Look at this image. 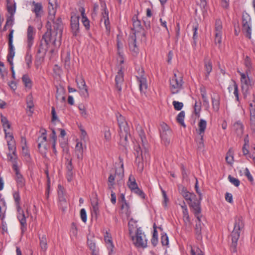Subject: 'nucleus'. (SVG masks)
I'll return each mask as SVG.
<instances>
[{"instance_id": "nucleus-24", "label": "nucleus", "mask_w": 255, "mask_h": 255, "mask_svg": "<svg viewBox=\"0 0 255 255\" xmlns=\"http://www.w3.org/2000/svg\"><path fill=\"white\" fill-rule=\"evenodd\" d=\"M87 245L92 253L99 251V249L96 247L95 240V236L93 234H89L87 237Z\"/></svg>"}, {"instance_id": "nucleus-39", "label": "nucleus", "mask_w": 255, "mask_h": 255, "mask_svg": "<svg viewBox=\"0 0 255 255\" xmlns=\"http://www.w3.org/2000/svg\"><path fill=\"white\" fill-rule=\"evenodd\" d=\"M213 108L214 111H218L220 108V97L218 95H215L212 97Z\"/></svg>"}, {"instance_id": "nucleus-53", "label": "nucleus", "mask_w": 255, "mask_h": 255, "mask_svg": "<svg viewBox=\"0 0 255 255\" xmlns=\"http://www.w3.org/2000/svg\"><path fill=\"white\" fill-rule=\"evenodd\" d=\"M127 205L125 203H122L121 209L126 214L129 215L130 214V210L129 205L128 203H127Z\"/></svg>"}, {"instance_id": "nucleus-25", "label": "nucleus", "mask_w": 255, "mask_h": 255, "mask_svg": "<svg viewBox=\"0 0 255 255\" xmlns=\"http://www.w3.org/2000/svg\"><path fill=\"white\" fill-rule=\"evenodd\" d=\"M179 191L181 195L188 202L192 201V200L196 197L195 194L188 192L186 188L183 186L179 187Z\"/></svg>"}, {"instance_id": "nucleus-6", "label": "nucleus", "mask_w": 255, "mask_h": 255, "mask_svg": "<svg viewBox=\"0 0 255 255\" xmlns=\"http://www.w3.org/2000/svg\"><path fill=\"white\" fill-rule=\"evenodd\" d=\"M62 34H57V31H54L51 28V25L49 28H47V31L42 36V39L44 40L46 45H48L50 43H52L55 47H59L61 45V40Z\"/></svg>"}, {"instance_id": "nucleus-42", "label": "nucleus", "mask_w": 255, "mask_h": 255, "mask_svg": "<svg viewBox=\"0 0 255 255\" xmlns=\"http://www.w3.org/2000/svg\"><path fill=\"white\" fill-rule=\"evenodd\" d=\"M91 205L92 207V215L93 216L94 214L96 216L99 213V210L98 207V203L97 199L92 201Z\"/></svg>"}, {"instance_id": "nucleus-63", "label": "nucleus", "mask_w": 255, "mask_h": 255, "mask_svg": "<svg viewBox=\"0 0 255 255\" xmlns=\"http://www.w3.org/2000/svg\"><path fill=\"white\" fill-rule=\"evenodd\" d=\"M161 240L163 246H166L168 244V238L166 235H162L161 238Z\"/></svg>"}, {"instance_id": "nucleus-29", "label": "nucleus", "mask_w": 255, "mask_h": 255, "mask_svg": "<svg viewBox=\"0 0 255 255\" xmlns=\"http://www.w3.org/2000/svg\"><path fill=\"white\" fill-rule=\"evenodd\" d=\"M138 134L141 141L142 146L144 149L145 153L148 152V143L144 131L140 129L138 131Z\"/></svg>"}, {"instance_id": "nucleus-37", "label": "nucleus", "mask_w": 255, "mask_h": 255, "mask_svg": "<svg viewBox=\"0 0 255 255\" xmlns=\"http://www.w3.org/2000/svg\"><path fill=\"white\" fill-rule=\"evenodd\" d=\"M128 185L131 191L138 188V186L136 182L135 179L132 175H130L129 176L128 181Z\"/></svg>"}, {"instance_id": "nucleus-45", "label": "nucleus", "mask_w": 255, "mask_h": 255, "mask_svg": "<svg viewBox=\"0 0 255 255\" xmlns=\"http://www.w3.org/2000/svg\"><path fill=\"white\" fill-rule=\"evenodd\" d=\"M185 118V112L184 111L180 112L177 116L176 120L177 122L181 124L182 126L185 127V125L184 123V120Z\"/></svg>"}, {"instance_id": "nucleus-23", "label": "nucleus", "mask_w": 255, "mask_h": 255, "mask_svg": "<svg viewBox=\"0 0 255 255\" xmlns=\"http://www.w3.org/2000/svg\"><path fill=\"white\" fill-rule=\"evenodd\" d=\"M160 132V136L162 140H165V141L166 142L167 144H169V140L167 138L166 136L168 133H170V131L169 130L168 125L164 123L161 124Z\"/></svg>"}, {"instance_id": "nucleus-17", "label": "nucleus", "mask_w": 255, "mask_h": 255, "mask_svg": "<svg viewBox=\"0 0 255 255\" xmlns=\"http://www.w3.org/2000/svg\"><path fill=\"white\" fill-rule=\"evenodd\" d=\"M79 16L75 14L71 16V29L73 35L75 36L78 35L79 30Z\"/></svg>"}, {"instance_id": "nucleus-52", "label": "nucleus", "mask_w": 255, "mask_h": 255, "mask_svg": "<svg viewBox=\"0 0 255 255\" xmlns=\"http://www.w3.org/2000/svg\"><path fill=\"white\" fill-rule=\"evenodd\" d=\"M129 128H128V130L127 132H126V131H124L123 130H122V131L120 130L119 134H120L121 138V139L124 138V140L126 141H127L128 140V136L130 135L129 134Z\"/></svg>"}, {"instance_id": "nucleus-8", "label": "nucleus", "mask_w": 255, "mask_h": 255, "mask_svg": "<svg viewBox=\"0 0 255 255\" xmlns=\"http://www.w3.org/2000/svg\"><path fill=\"white\" fill-rule=\"evenodd\" d=\"M237 72L241 75L242 93L244 98H246L250 94V91L252 89L254 82L250 79L248 75L246 74L242 73L239 70H238Z\"/></svg>"}, {"instance_id": "nucleus-43", "label": "nucleus", "mask_w": 255, "mask_h": 255, "mask_svg": "<svg viewBox=\"0 0 255 255\" xmlns=\"http://www.w3.org/2000/svg\"><path fill=\"white\" fill-rule=\"evenodd\" d=\"M222 29L223 26L221 20L220 19H216L215 26V33L222 34Z\"/></svg>"}, {"instance_id": "nucleus-51", "label": "nucleus", "mask_w": 255, "mask_h": 255, "mask_svg": "<svg viewBox=\"0 0 255 255\" xmlns=\"http://www.w3.org/2000/svg\"><path fill=\"white\" fill-rule=\"evenodd\" d=\"M228 179L229 181L233 185H234L236 187H238L240 185V180L236 178L231 175L228 176Z\"/></svg>"}, {"instance_id": "nucleus-32", "label": "nucleus", "mask_w": 255, "mask_h": 255, "mask_svg": "<svg viewBox=\"0 0 255 255\" xmlns=\"http://www.w3.org/2000/svg\"><path fill=\"white\" fill-rule=\"evenodd\" d=\"M242 30L243 32L246 33L247 37H248L250 39L251 38V27L249 22L245 19H243V20Z\"/></svg>"}, {"instance_id": "nucleus-33", "label": "nucleus", "mask_w": 255, "mask_h": 255, "mask_svg": "<svg viewBox=\"0 0 255 255\" xmlns=\"http://www.w3.org/2000/svg\"><path fill=\"white\" fill-rule=\"evenodd\" d=\"M233 129L236 132L238 136H241L244 131V127L243 124L240 122H237L233 125Z\"/></svg>"}, {"instance_id": "nucleus-61", "label": "nucleus", "mask_w": 255, "mask_h": 255, "mask_svg": "<svg viewBox=\"0 0 255 255\" xmlns=\"http://www.w3.org/2000/svg\"><path fill=\"white\" fill-rule=\"evenodd\" d=\"M13 23H14V22H13V16H8L6 19V23H5L6 26H8L11 27L13 26Z\"/></svg>"}, {"instance_id": "nucleus-22", "label": "nucleus", "mask_w": 255, "mask_h": 255, "mask_svg": "<svg viewBox=\"0 0 255 255\" xmlns=\"http://www.w3.org/2000/svg\"><path fill=\"white\" fill-rule=\"evenodd\" d=\"M136 36L132 35L129 36L128 38V45L130 51L132 54L134 56L136 55L138 52V48L136 44Z\"/></svg>"}, {"instance_id": "nucleus-13", "label": "nucleus", "mask_w": 255, "mask_h": 255, "mask_svg": "<svg viewBox=\"0 0 255 255\" xmlns=\"http://www.w3.org/2000/svg\"><path fill=\"white\" fill-rule=\"evenodd\" d=\"M139 85V89L141 92L145 93L147 88L146 77L143 69L139 68L136 76Z\"/></svg>"}, {"instance_id": "nucleus-27", "label": "nucleus", "mask_w": 255, "mask_h": 255, "mask_svg": "<svg viewBox=\"0 0 255 255\" xmlns=\"http://www.w3.org/2000/svg\"><path fill=\"white\" fill-rule=\"evenodd\" d=\"M116 86L119 91L122 90V84L124 82V73L121 69L119 70L115 77Z\"/></svg>"}, {"instance_id": "nucleus-41", "label": "nucleus", "mask_w": 255, "mask_h": 255, "mask_svg": "<svg viewBox=\"0 0 255 255\" xmlns=\"http://www.w3.org/2000/svg\"><path fill=\"white\" fill-rule=\"evenodd\" d=\"M40 247L41 250L43 252L46 251L47 248V239L45 235H43L41 237H39Z\"/></svg>"}, {"instance_id": "nucleus-21", "label": "nucleus", "mask_w": 255, "mask_h": 255, "mask_svg": "<svg viewBox=\"0 0 255 255\" xmlns=\"http://www.w3.org/2000/svg\"><path fill=\"white\" fill-rule=\"evenodd\" d=\"M253 100L250 103V121L252 128L255 129V96L253 94Z\"/></svg>"}, {"instance_id": "nucleus-59", "label": "nucleus", "mask_w": 255, "mask_h": 255, "mask_svg": "<svg viewBox=\"0 0 255 255\" xmlns=\"http://www.w3.org/2000/svg\"><path fill=\"white\" fill-rule=\"evenodd\" d=\"M183 218L185 222H189L190 218L188 214V209H184L183 211Z\"/></svg>"}, {"instance_id": "nucleus-9", "label": "nucleus", "mask_w": 255, "mask_h": 255, "mask_svg": "<svg viewBox=\"0 0 255 255\" xmlns=\"http://www.w3.org/2000/svg\"><path fill=\"white\" fill-rule=\"evenodd\" d=\"M135 246L138 248H145L147 247V239L140 228H137L135 237L132 236Z\"/></svg>"}, {"instance_id": "nucleus-20", "label": "nucleus", "mask_w": 255, "mask_h": 255, "mask_svg": "<svg viewBox=\"0 0 255 255\" xmlns=\"http://www.w3.org/2000/svg\"><path fill=\"white\" fill-rule=\"evenodd\" d=\"M76 82L82 95L84 97H88L89 94L85 80L82 77H80L76 78Z\"/></svg>"}, {"instance_id": "nucleus-4", "label": "nucleus", "mask_w": 255, "mask_h": 255, "mask_svg": "<svg viewBox=\"0 0 255 255\" xmlns=\"http://www.w3.org/2000/svg\"><path fill=\"white\" fill-rule=\"evenodd\" d=\"M13 197L15 203L17 212V219L19 220L21 226V229L22 232H24L26 230V218L28 217L29 212L28 209H26V215L24 213L23 210L20 207V197L18 192H15L13 194Z\"/></svg>"}, {"instance_id": "nucleus-49", "label": "nucleus", "mask_w": 255, "mask_h": 255, "mask_svg": "<svg viewBox=\"0 0 255 255\" xmlns=\"http://www.w3.org/2000/svg\"><path fill=\"white\" fill-rule=\"evenodd\" d=\"M143 148H144L143 147ZM134 149L136 152V153H137L136 156L137 157H138L139 155H141L142 158H143V156H145L146 154L148 153V152L145 153L144 149H143V150H141V147L138 145L135 146Z\"/></svg>"}, {"instance_id": "nucleus-54", "label": "nucleus", "mask_w": 255, "mask_h": 255, "mask_svg": "<svg viewBox=\"0 0 255 255\" xmlns=\"http://www.w3.org/2000/svg\"><path fill=\"white\" fill-rule=\"evenodd\" d=\"M173 105L174 109L177 111L181 110L183 107V104L182 103L176 101L173 102Z\"/></svg>"}, {"instance_id": "nucleus-5", "label": "nucleus", "mask_w": 255, "mask_h": 255, "mask_svg": "<svg viewBox=\"0 0 255 255\" xmlns=\"http://www.w3.org/2000/svg\"><path fill=\"white\" fill-rule=\"evenodd\" d=\"M36 34L35 28L29 25L27 27L26 32V44H27V52L25 57V61L27 65L28 68L30 67L32 63V55L30 51L32 46L34 43V39Z\"/></svg>"}, {"instance_id": "nucleus-19", "label": "nucleus", "mask_w": 255, "mask_h": 255, "mask_svg": "<svg viewBox=\"0 0 255 255\" xmlns=\"http://www.w3.org/2000/svg\"><path fill=\"white\" fill-rule=\"evenodd\" d=\"M13 168L15 171V179L16 181L17 185L19 188H22L25 186V181L23 176L19 172L18 167L16 164H13Z\"/></svg>"}, {"instance_id": "nucleus-7", "label": "nucleus", "mask_w": 255, "mask_h": 255, "mask_svg": "<svg viewBox=\"0 0 255 255\" xmlns=\"http://www.w3.org/2000/svg\"><path fill=\"white\" fill-rule=\"evenodd\" d=\"M183 77L182 74L176 71L174 72V76L170 80V89L173 94L178 93L183 89Z\"/></svg>"}, {"instance_id": "nucleus-40", "label": "nucleus", "mask_w": 255, "mask_h": 255, "mask_svg": "<svg viewBox=\"0 0 255 255\" xmlns=\"http://www.w3.org/2000/svg\"><path fill=\"white\" fill-rule=\"evenodd\" d=\"M62 59L64 60L65 67L69 68L70 66V53L67 51L65 53L63 52L62 54Z\"/></svg>"}, {"instance_id": "nucleus-50", "label": "nucleus", "mask_w": 255, "mask_h": 255, "mask_svg": "<svg viewBox=\"0 0 255 255\" xmlns=\"http://www.w3.org/2000/svg\"><path fill=\"white\" fill-rule=\"evenodd\" d=\"M22 82L26 87H30L31 86V81L27 75H24L22 78Z\"/></svg>"}, {"instance_id": "nucleus-55", "label": "nucleus", "mask_w": 255, "mask_h": 255, "mask_svg": "<svg viewBox=\"0 0 255 255\" xmlns=\"http://www.w3.org/2000/svg\"><path fill=\"white\" fill-rule=\"evenodd\" d=\"M191 253L192 255H204L202 251L198 248H192Z\"/></svg>"}, {"instance_id": "nucleus-10", "label": "nucleus", "mask_w": 255, "mask_h": 255, "mask_svg": "<svg viewBox=\"0 0 255 255\" xmlns=\"http://www.w3.org/2000/svg\"><path fill=\"white\" fill-rule=\"evenodd\" d=\"M14 31V29H10L9 33L7 35L8 53L7 56V60L10 65H13V58L15 55L14 47L13 44Z\"/></svg>"}, {"instance_id": "nucleus-62", "label": "nucleus", "mask_w": 255, "mask_h": 255, "mask_svg": "<svg viewBox=\"0 0 255 255\" xmlns=\"http://www.w3.org/2000/svg\"><path fill=\"white\" fill-rule=\"evenodd\" d=\"M222 36V34L215 33V43L216 44H219L220 45L221 43Z\"/></svg>"}, {"instance_id": "nucleus-15", "label": "nucleus", "mask_w": 255, "mask_h": 255, "mask_svg": "<svg viewBox=\"0 0 255 255\" xmlns=\"http://www.w3.org/2000/svg\"><path fill=\"white\" fill-rule=\"evenodd\" d=\"M200 199L198 200L196 196L192 200V201H188V203L190 207L192 209L193 213L195 217L200 221V217L201 209L200 207Z\"/></svg>"}, {"instance_id": "nucleus-2", "label": "nucleus", "mask_w": 255, "mask_h": 255, "mask_svg": "<svg viewBox=\"0 0 255 255\" xmlns=\"http://www.w3.org/2000/svg\"><path fill=\"white\" fill-rule=\"evenodd\" d=\"M244 228V221L242 216H237L235 219L234 229L231 233L232 243L231 250L232 252H237L238 241L240 236L241 231Z\"/></svg>"}, {"instance_id": "nucleus-64", "label": "nucleus", "mask_w": 255, "mask_h": 255, "mask_svg": "<svg viewBox=\"0 0 255 255\" xmlns=\"http://www.w3.org/2000/svg\"><path fill=\"white\" fill-rule=\"evenodd\" d=\"M104 137L107 140H110L111 138V134L110 132V129L109 128H107V129H105L104 133Z\"/></svg>"}, {"instance_id": "nucleus-58", "label": "nucleus", "mask_w": 255, "mask_h": 255, "mask_svg": "<svg viewBox=\"0 0 255 255\" xmlns=\"http://www.w3.org/2000/svg\"><path fill=\"white\" fill-rule=\"evenodd\" d=\"M245 65L248 68V70H250L252 67V63L250 58L248 56H246L245 59Z\"/></svg>"}, {"instance_id": "nucleus-34", "label": "nucleus", "mask_w": 255, "mask_h": 255, "mask_svg": "<svg viewBox=\"0 0 255 255\" xmlns=\"http://www.w3.org/2000/svg\"><path fill=\"white\" fill-rule=\"evenodd\" d=\"M79 11L81 13L82 17V23L86 29H89L90 28V22L85 14V9L83 7L79 8Z\"/></svg>"}, {"instance_id": "nucleus-46", "label": "nucleus", "mask_w": 255, "mask_h": 255, "mask_svg": "<svg viewBox=\"0 0 255 255\" xmlns=\"http://www.w3.org/2000/svg\"><path fill=\"white\" fill-rule=\"evenodd\" d=\"M233 151L231 149H230L227 153L226 160L228 164H231L233 163Z\"/></svg>"}, {"instance_id": "nucleus-35", "label": "nucleus", "mask_w": 255, "mask_h": 255, "mask_svg": "<svg viewBox=\"0 0 255 255\" xmlns=\"http://www.w3.org/2000/svg\"><path fill=\"white\" fill-rule=\"evenodd\" d=\"M75 153L79 159H82L83 156V147L81 142H78L77 143L75 147Z\"/></svg>"}, {"instance_id": "nucleus-44", "label": "nucleus", "mask_w": 255, "mask_h": 255, "mask_svg": "<svg viewBox=\"0 0 255 255\" xmlns=\"http://www.w3.org/2000/svg\"><path fill=\"white\" fill-rule=\"evenodd\" d=\"M202 216L200 217V221L197 219L198 222H196V227H195V231L196 234L197 236L198 240H201L202 237L201 236V217Z\"/></svg>"}, {"instance_id": "nucleus-56", "label": "nucleus", "mask_w": 255, "mask_h": 255, "mask_svg": "<svg viewBox=\"0 0 255 255\" xmlns=\"http://www.w3.org/2000/svg\"><path fill=\"white\" fill-rule=\"evenodd\" d=\"M7 11L9 12V13L10 14V16L13 15L14 13L15 12V6L14 5H12L11 4H8L7 6Z\"/></svg>"}, {"instance_id": "nucleus-18", "label": "nucleus", "mask_w": 255, "mask_h": 255, "mask_svg": "<svg viewBox=\"0 0 255 255\" xmlns=\"http://www.w3.org/2000/svg\"><path fill=\"white\" fill-rule=\"evenodd\" d=\"M41 132V135L38 138V147L42 154H45L46 153V147L45 142L46 141V131L44 129L40 130Z\"/></svg>"}, {"instance_id": "nucleus-57", "label": "nucleus", "mask_w": 255, "mask_h": 255, "mask_svg": "<svg viewBox=\"0 0 255 255\" xmlns=\"http://www.w3.org/2000/svg\"><path fill=\"white\" fill-rule=\"evenodd\" d=\"M132 192L137 194L140 196L141 198L144 199L145 198V194L143 191L140 190L138 187L135 190L132 191Z\"/></svg>"}, {"instance_id": "nucleus-12", "label": "nucleus", "mask_w": 255, "mask_h": 255, "mask_svg": "<svg viewBox=\"0 0 255 255\" xmlns=\"http://www.w3.org/2000/svg\"><path fill=\"white\" fill-rule=\"evenodd\" d=\"M132 24L134 33L133 35H135L138 37L141 36V39L144 38L145 40L146 33L144 29L141 25V22L138 20L136 16H134L132 18Z\"/></svg>"}, {"instance_id": "nucleus-31", "label": "nucleus", "mask_w": 255, "mask_h": 255, "mask_svg": "<svg viewBox=\"0 0 255 255\" xmlns=\"http://www.w3.org/2000/svg\"><path fill=\"white\" fill-rule=\"evenodd\" d=\"M32 4L34 6V8L32 9V11L35 14L36 17H40L41 13H42V6L41 3L36 2L34 1L32 2Z\"/></svg>"}, {"instance_id": "nucleus-11", "label": "nucleus", "mask_w": 255, "mask_h": 255, "mask_svg": "<svg viewBox=\"0 0 255 255\" xmlns=\"http://www.w3.org/2000/svg\"><path fill=\"white\" fill-rule=\"evenodd\" d=\"M102 9H101V20H104V24L106 27V32L109 34L111 30L110 22L109 17V11L107 8L105 2L101 3Z\"/></svg>"}, {"instance_id": "nucleus-30", "label": "nucleus", "mask_w": 255, "mask_h": 255, "mask_svg": "<svg viewBox=\"0 0 255 255\" xmlns=\"http://www.w3.org/2000/svg\"><path fill=\"white\" fill-rule=\"evenodd\" d=\"M27 113L29 116H32L33 114L32 108L34 107L33 97L31 94L28 95L26 97Z\"/></svg>"}, {"instance_id": "nucleus-48", "label": "nucleus", "mask_w": 255, "mask_h": 255, "mask_svg": "<svg viewBox=\"0 0 255 255\" xmlns=\"http://www.w3.org/2000/svg\"><path fill=\"white\" fill-rule=\"evenodd\" d=\"M155 225H154V231L153 233L152 238L151 239V243L154 246H155L158 242V238H157V231L156 230V228L155 227Z\"/></svg>"}, {"instance_id": "nucleus-26", "label": "nucleus", "mask_w": 255, "mask_h": 255, "mask_svg": "<svg viewBox=\"0 0 255 255\" xmlns=\"http://www.w3.org/2000/svg\"><path fill=\"white\" fill-rule=\"evenodd\" d=\"M117 118L120 130L122 131V130H123L124 131L127 132L129 127L125 118L121 115H119V116L117 115Z\"/></svg>"}, {"instance_id": "nucleus-14", "label": "nucleus", "mask_w": 255, "mask_h": 255, "mask_svg": "<svg viewBox=\"0 0 255 255\" xmlns=\"http://www.w3.org/2000/svg\"><path fill=\"white\" fill-rule=\"evenodd\" d=\"M58 195L59 207L62 211H65L67 207V197L64 188L60 185H58Z\"/></svg>"}, {"instance_id": "nucleus-60", "label": "nucleus", "mask_w": 255, "mask_h": 255, "mask_svg": "<svg viewBox=\"0 0 255 255\" xmlns=\"http://www.w3.org/2000/svg\"><path fill=\"white\" fill-rule=\"evenodd\" d=\"M80 217L82 221L86 223L87 221V215L86 211L84 209H82L80 210Z\"/></svg>"}, {"instance_id": "nucleus-36", "label": "nucleus", "mask_w": 255, "mask_h": 255, "mask_svg": "<svg viewBox=\"0 0 255 255\" xmlns=\"http://www.w3.org/2000/svg\"><path fill=\"white\" fill-rule=\"evenodd\" d=\"M198 127H199L198 133L202 137L204 136V134L205 129L207 127L206 121L203 119H200V120L198 123Z\"/></svg>"}, {"instance_id": "nucleus-1", "label": "nucleus", "mask_w": 255, "mask_h": 255, "mask_svg": "<svg viewBox=\"0 0 255 255\" xmlns=\"http://www.w3.org/2000/svg\"><path fill=\"white\" fill-rule=\"evenodd\" d=\"M120 160L119 167L116 168L115 174H110L108 178V188L110 190H112L114 188L116 182L118 184H122L123 182L124 176V163L123 160L121 158ZM111 201L113 204L115 205L116 203V195L112 190H111Z\"/></svg>"}, {"instance_id": "nucleus-47", "label": "nucleus", "mask_w": 255, "mask_h": 255, "mask_svg": "<svg viewBox=\"0 0 255 255\" xmlns=\"http://www.w3.org/2000/svg\"><path fill=\"white\" fill-rule=\"evenodd\" d=\"M198 29V24L195 23L193 25V39L194 40L193 44L194 45H196V39L197 38V30Z\"/></svg>"}, {"instance_id": "nucleus-16", "label": "nucleus", "mask_w": 255, "mask_h": 255, "mask_svg": "<svg viewBox=\"0 0 255 255\" xmlns=\"http://www.w3.org/2000/svg\"><path fill=\"white\" fill-rule=\"evenodd\" d=\"M9 139L7 141L8 148L9 151V153L8 154V157L10 160L15 159L16 157V146L15 142L13 136H7Z\"/></svg>"}, {"instance_id": "nucleus-28", "label": "nucleus", "mask_w": 255, "mask_h": 255, "mask_svg": "<svg viewBox=\"0 0 255 255\" xmlns=\"http://www.w3.org/2000/svg\"><path fill=\"white\" fill-rule=\"evenodd\" d=\"M104 240L107 244V248L109 251V254L111 255L113 252L114 246L113 244L112 237L107 232H106V234L104 236Z\"/></svg>"}, {"instance_id": "nucleus-38", "label": "nucleus", "mask_w": 255, "mask_h": 255, "mask_svg": "<svg viewBox=\"0 0 255 255\" xmlns=\"http://www.w3.org/2000/svg\"><path fill=\"white\" fill-rule=\"evenodd\" d=\"M204 67L206 71V78L207 79L212 71V64L210 60L207 59H205Z\"/></svg>"}, {"instance_id": "nucleus-3", "label": "nucleus", "mask_w": 255, "mask_h": 255, "mask_svg": "<svg viewBox=\"0 0 255 255\" xmlns=\"http://www.w3.org/2000/svg\"><path fill=\"white\" fill-rule=\"evenodd\" d=\"M54 3L49 0L48 3V19L53 21V30L57 31V34H62L63 24L61 18L59 17L55 19V15L56 12L57 4L54 1Z\"/></svg>"}]
</instances>
